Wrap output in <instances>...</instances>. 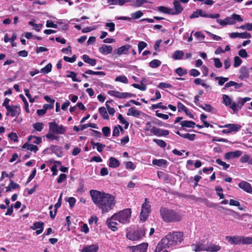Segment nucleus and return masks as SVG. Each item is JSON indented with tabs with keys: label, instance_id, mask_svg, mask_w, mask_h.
<instances>
[{
	"label": "nucleus",
	"instance_id": "f257e3e1",
	"mask_svg": "<svg viewBox=\"0 0 252 252\" xmlns=\"http://www.w3.org/2000/svg\"><path fill=\"white\" fill-rule=\"evenodd\" d=\"M90 193L93 202L102 214L108 213L115 205V197L111 194L96 190H91Z\"/></svg>",
	"mask_w": 252,
	"mask_h": 252
},
{
	"label": "nucleus",
	"instance_id": "f03ea898",
	"mask_svg": "<svg viewBox=\"0 0 252 252\" xmlns=\"http://www.w3.org/2000/svg\"><path fill=\"white\" fill-rule=\"evenodd\" d=\"M183 239L184 235L182 232L168 234L158 242L154 252H168L167 248L179 246Z\"/></svg>",
	"mask_w": 252,
	"mask_h": 252
},
{
	"label": "nucleus",
	"instance_id": "7ed1b4c3",
	"mask_svg": "<svg viewBox=\"0 0 252 252\" xmlns=\"http://www.w3.org/2000/svg\"><path fill=\"white\" fill-rule=\"evenodd\" d=\"M160 214L163 220L166 222L179 221L182 218L178 212L164 207L160 209Z\"/></svg>",
	"mask_w": 252,
	"mask_h": 252
},
{
	"label": "nucleus",
	"instance_id": "20e7f679",
	"mask_svg": "<svg viewBox=\"0 0 252 252\" xmlns=\"http://www.w3.org/2000/svg\"><path fill=\"white\" fill-rule=\"evenodd\" d=\"M131 211L130 209H126L112 216V219L119 223L126 224L129 222Z\"/></svg>",
	"mask_w": 252,
	"mask_h": 252
},
{
	"label": "nucleus",
	"instance_id": "39448f33",
	"mask_svg": "<svg viewBox=\"0 0 252 252\" xmlns=\"http://www.w3.org/2000/svg\"><path fill=\"white\" fill-rule=\"evenodd\" d=\"M151 212V205L148 199H145L144 203L142 204L141 207V211L140 213V218L142 221H145L149 217Z\"/></svg>",
	"mask_w": 252,
	"mask_h": 252
},
{
	"label": "nucleus",
	"instance_id": "423d86ee",
	"mask_svg": "<svg viewBox=\"0 0 252 252\" xmlns=\"http://www.w3.org/2000/svg\"><path fill=\"white\" fill-rule=\"evenodd\" d=\"M50 131L58 134H63L66 131V127L62 125H59L55 122L49 123Z\"/></svg>",
	"mask_w": 252,
	"mask_h": 252
},
{
	"label": "nucleus",
	"instance_id": "0eeeda50",
	"mask_svg": "<svg viewBox=\"0 0 252 252\" xmlns=\"http://www.w3.org/2000/svg\"><path fill=\"white\" fill-rule=\"evenodd\" d=\"M145 231L144 228H139L136 230L129 231L126 235L127 238L132 241H137L144 236Z\"/></svg>",
	"mask_w": 252,
	"mask_h": 252
},
{
	"label": "nucleus",
	"instance_id": "6e6552de",
	"mask_svg": "<svg viewBox=\"0 0 252 252\" xmlns=\"http://www.w3.org/2000/svg\"><path fill=\"white\" fill-rule=\"evenodd\" d=\"M222 103L226 106L231 108L234 113L238 110L237 105L235 102H233L229 96L227 94L222 95Z\"/></svg>",
	"mask_w": 252,
	"mask_h": 252
},
{
	"label": "nucleus",
	"instance_id": "1a4fd4ad",
	"mask_svg": "<svg viewBox=\"0 0 252 252\" xmlns=\"http://www.w3.org/2000/svg\"><path fill=\"white\" fill-rule=\"evenodd\" d=\"M221 127L225 128L222 131L223 133H229L232 132L238 131L241 128V126L238 124H229L222 126Z\"/></svg>",
	"mask_w": 252,
	"mask_h": 252
},
{
	"label": "nucleus",
	"instance_id": "9d476101",
	"mask_svg": "<svg viewBox=\"0 0 252 252\" xmlns=\"http://www.w3.org/2000/svg\"><path fill=\"white\" fill-rule=\"evenodd\" d=\"M108 94L114 97L119 98H125L134 96V94L128 93H122L115 90H109L107 92Z\"/></svg>",
	"mask_w": 252,
	"mask_h": 252
},
{
	"label": "nucleus",
	"instance_id": "9b49d317",
	"mask_svg": "<svg viewBox=\"0 0 252 252\" xmlns=\"http://www.w3.org/2000/svg\"><path fill=\"white\" fill-rule=\"evenodd\" d=\"M7 116H10L12 117H17L21 113V108L19 105H11L10 107L6 109Z\"/></svg>",
	"mask_w": 252,
	"mask_h": 252
},
{
	"label": "nucleus",
	"instance_id": "f8f14e48",
	"mask_svg": "<svg viewBox=\"0 0 252 252\" xmlns=\"http://www.w3.org/2000/svg\"><path fill=\"white\" fill-rule=\"evenodd\" d=\"M192 250L195 252L206 251L207 249V243L205 240H201L191 245Z\"/></svg>",
	"mask_w": 252,
	"mask_h": 252
},
{
	"label": "nucleus",
	"instance_id": "ddd939ff",
	"mask_svg": "<svg viewBox=\"0 0 252 252\" xmlns=\"http://www.w3.org/2000/svg\"><path fill=\"white\" fill-rule=\"evenodd\" d=\"M225 239L231 245L243 244V236H227L225 237Z\"/></svg>",
	"mask_w": 252,
	"mask_h": 252
},
{
	"label": "nucleus",
	"instance_id": "4468645a",
	"mask_svg": "<svg viewBox=\"0 0 252 252\" xmlns=\"http://www.w3.org/2000/svg\"><path fill=\"white\" fill-rule=\"evenodd\" d=\"M151 132L154 135L158 137L167 136L169 132L168 130L160 129L156 126H153L151 129Z\"/></svg>",
	"mask_w": 252,
	"mask_h": 252
},
{
	"label": "nucleus",
	"instance_id": "2eb2a0df",
	"mask_svg": "<svg viewBox=\"0 0 252 252\" xmlns=\"http://www.w3.org/2000/svg\"><path fill=\"white\" fill-rule=\"evenodd\" d=\"M148 245L147 243H143L136 246H132L130 249L132 252H146Z\"/></svg>",
	"mask_w": 252,
	"mask_h": 252
},
{
	"label": "nucleus",
	"instance_id": "dca6fc26",
	"mask_svg": "<svg viewBox=\"0 0 252 252\" xmlns=\"http://www.w3.org/2000/svg\"><path fill=\"white\" fill-rule=\"evenodd\" d=\"M30 228L32 230H36V233L37 235L41 234L44 229V223L41 221H36L33 223L32 226H31Z\"/></svg>",
	"mask_w": 252,
	"mask_h": 252
},
{
	"label": "nucleus",
	"instance_id": "f3484780",
	"mask_svg": "<svg viewBox=\"0 0 252 252\" xmlns=\"http://www.w3.org/2000/svg\"><path fill=\"white\" fill-rule=\"evenodd\" d=\"M174 9H172L173 15H177L181 13L183 10V8L180 4L179 1L175 0L173 1Z\"/></svg>",
	"mask_w": 252,
	"mask_h": 252
},
{
	"label": "nucleus",
	"instance_id": "a211bd4d",
	"mask_svg": "<svg viewBox=\"0 0 252 252\" xmlns=\"http://www.w3.org/2000/svg\"><path fill=\"white\" fill-rule=\"evenodd\" d=\"M106 222L108 227L113 231L117 229L116 225H119L120 223L117 220H112V217L110 218L107 219Z\"/></svg>",
	"mask_w": 252,
	"mask_h": 252
},
{
	"label": "nucleus",
	"instance_id": "6ab92c4d",
	"mask_svg": "<svg viewBox=\"0 0 252 252\" xmlns=\"http://www.w3.org/2000/svg\"><path fill=\"white\" fill-rule=\"evenodd\" d=\"M217 22L220 25L225 26L227 25H233L235 23V21H233V19L231 17H227L224 19H217Z\"/></svg>",
	"mask_w": 252,
	"mask_h": 252
},
{
	"label": "nucleus",
	"instance_id": "aec40b11",
	"mask_svg": "<svg viewBox=\"0 0 252 252\" xmlns=\"http://www.w3.org/2000/svg\"><path fill=\"white\" fill-rule=\"evenodd\" d=\"M242 154V152L240 151H236L226 153L224 155V158L226 159H230L240 157Z\"/></svg>",
	"mask_w": 252,
	"mask_h": 252
},
{
	"label": "nucleus",
	"instance_id": "412c9836",
	"mask_svg": "<svg viewBox=\"0 0 252 252\" xmlns=\"http://www.w3.org/2000/svg\"><path fill=\"white\" fill-rule=\"evenodd\" d=\"M238 186L240 188L243 189L244 191L248 192H252V187L250 183L246 181H241L239 184Z\"/></svg>",
	"mask_w": 252,
	"mask_h": 252
},
{
	"label": "nucleus",
	"instance_id": "4be33fe9",
	"mask_svg": "<svg viewBox=\"0 0 252 252\" xmlns=\"http://www.w3.org/2000/svg\"><path fill=\"white\" fill-rule=\"evenodd\" d=\"M98 51L102 54L107 55L112 53L113 48L111 46L103 44L99 48Z\"/></svg>",
	"mask_w": 252,
	"mask_h": 252
},
{
	"label": "nucleus",
	"instance_id": "5701e85b",
	"mask_svg": "<svg viewBox=\"0 0 252 252\" xmlns=\"http://www.w3.org/2000/svg\"><path fill=\"white\" fill-rule=\"evenodd\" d=\"M98 250V246L96 244L85 246L81 252H97Z\"/></svg>",
	"mask_w": 252,
	"mask_h": 252
},
{
	"label": "nucleus",
	"instance_id": "b1692460",
	"mask_svg": "<svg viewBox=\"0 0 252 252\" xmlns=\"http://www.w3.org/2000/svg\"><path fill=\"white\" fill-rule=\"evenodd\" d=\"M220 250V247L218 245L213 243H207V249L206 251L210 252H216Z\"/></svg>",
	"mask_w": 252,
	"mask_h": 252
},
{
	"label": "nucleus",
	"instance_id": "393cba45",
	"mask_svg": "<svg viewBox=\"0 0 252 252\" xmlns=\"http://www.w3.org/2000/svg\"><path fill=\"white\" fill-rule=\"evenodd\" d=\"M141 113V111L137 110L135 107H131L128 109L127 115L128 116H132L136 118H139Z\"/></svg>",
	"mask_w": 252,
	"mask_h": 252
},
{
	"label": "nucleus",
	"instance_id": "a878e982",
	"mask_svg": "<svg viewBox=\"0 0 252 252\" xmlns=\"http://www.w3.org/2000/svg\"><path fill=\"white\" fill-rule=\"evenodd\" d=\"M131 47V46L128 44H126L122 46L117 49V54L118 55L122 54H126L127 51Z\"/></svg>",
	"mask_w": 252,
	"mask_h": 252
},
{
	"label": "nucleus",
	"instance_id": "bb28decb",
	"mask_svg": "<svg viewBox=\"0 0 252 252\" xmlns=\"http://www.w3.org/2000/svg\"><path fill=\"white\" fill-rule=\"evenodd\" d=\"M119 161L114 157H110L109 159L108 166L110 167L116 168L120 166Z\"/></svg>",
	"mask_w": 252,
	"mask_h": 252
},
{
	"label": "nucleus",
	"instance_id": "cd10ccee",
	"mask_svg": "<svg viewBox=\"0 0 252 252\" xmlns=\"http://www.w3.org/2000/svg\"><path fill=\"white\" fill-rule=\"evenodd\" d=\"M239 78L241 79H246L249 76V71L248 69L245 66H243L240 69Z\"/></svg>",
	"mask_w": 252,
	"mask_h": 252
},
{
	"label": "nucleus",
	"instance_id": "c85d7f7f",
	"mask_svg": "<svg viewBox=\"0 0 252 252\" xmlns=\"http://www.w3.org/2000/svg\"><path fill=\"white\" fill-rule=\"evenodd\" d=\"M22 149H26L27 150H30L31 151H33L34 152H36L38 148L37 146L34 145L32 144H29L28 143H26L24 144L22 147Z\"/></svg>",
	"mask_w": 252,
	"mask_h": 252
},
{
	"label": "nucleus",
	"instance_id": "c756f323",
	"mask_svg": "<svg viewBox=\"0 0 252 252\" xmlns=\"http://www.w3.org/2000/svg\"><path fill=\"white\" fill-rule=\"evenodd\" d=\"M82 59L84 62L89 63L92 66H94L96 63V61L95 59L90 58L87 55H83Z\"/></svg>",
	"mask_w": 252,
	"mask_h": 252
},
{
	"label": "nucleus",
	"instance_id": "7c9ffc66",
	"mask_svg": "<svg viewBox=\"0 0 252 252\" xmlns=\"http://www.w3.org/2000/svg\"><path fill=\"white\" fill-rule=\"evenodd\" d=\"M167 160L163 159H154L153 160V164L154 165L158 166H162V167H166L167 164Z\"/></svg>",
	"mask_w": 252,
	"mask_h": 252
},
{
	"label": "nucleus",
	"instance_id": "2f4dec72",
	"mask_svg": "<svg viewBox=\"0 0 252 252\" xmlns=\"http://www.w3.org/2000/svg\"><path fill=\"white\" fill-rule=\"evenodd\" d=\"M184 55V53L183 51L181 50H176L174 52L172 58L175 60H182L183 58Z\"/></svg>",
	"mask_w": 252,
	"mask_h": 252
},
{
	"label": "nucleus",
	"instance_id": "473e14b6",
	"mask_svg": "<svg viewBox=\"0 0 252 252\" xmlns=\"http://www.w3.org/2000/svg\"><path fill=\"white\" fill-rule=\"evenodd\" d=\"M158 9L159 11H160L162 13L170 14V15H173V13L172 12V8H167V7L163 6H160L158 7Z\"/></svg>",
	"mask_w": 252,
	"mask_h": 252
},
{
	"label": "nucleus",
	"instance_id": "72a5a7b5",
	"mask_svg": "<svg viewBox=\"0 0 252 252\" xmlns=\"http://www.w3.org/2000/svg\"><path fill=\"white\" fill-rule=\"evenodd\" d=\"M180 125L183 127L193 128L194 127L195 124L194 122L191 121H183L181 122Z\"/></svg>",
	"mask_w": 252,
	"mask_h": 252
},
{
	"label": "nucleus",
	"instance_id": "f704fd0d",
	"mask_svg": "<svg viewBox=\"0 0 252 252\" xmlns=\"http://www.w3.org/2000/svg\"><path fill=\"white\" fill-rule=\"evenodd\" d=\"M28 140L31 141L32 143L39 144L41 141V138L40 137H36L35 136L31 135L28 137Z\"/></svg>",
	"mask_w": 252,
	"mask_h": 252
},
{
	"label": "nucleus",
	"instance_id": "c9c22d12",
	"mask_svg": "<svg viewBox=\"0 0 252 252\" xmlns=\"http://www.w3.org/2000/svg\"><path fill=\"white\" fill-rule=\"evenodd\" d=\"M99 113L104 119H109L107 111L104 107H101L99 108Z\"/></svg>",
	"mask_w": 252,
	"mask_h": 252
},
{
	"label": "nucleus",
	"instance_id": "e433bc0d",
	"mask_svg": "<svg viewBox=\"0 0 252 252\" xmlns=\"http://www.w3.org/2000/svg\"><path fill=\"white\" fill-rule=\"evenodd\" d=\"M198 106L208 112H213L214 110V108L211 105L208 104H205L204 105L202 104L198 105Z\"/></svg>",
	"mask_w": 252,
	"mask_h": 252
},
{
	"label": "nucleus",
	"instance_id": "4c0bfd02",
	"mask_svg": "<svg viewBox=\"0 0 252 252\" xmlns=\"http://www.w3.org/2000/svg\"><path fill=\"white\" fill-rule=\"evenodd\" d=\"M181 137L184 138H187L190 141H193L195 139L196 135L194 134H190L189 133H183L182 135H181Z\"/></svg>",
	"mask_w": 252,
	"mask_h": 252
},
{
	"label": "nucleus",
	"instance_id": "58836bf2",
	"mask_svg": "<svg viewBox=\"0 0 252 252\" xmlns=\"http://www.w3.org/2000/svg\"><path fill=\"white\" fill-rule=\"evenodd\" d=\"M161 64V62L158 60H153L149 63V66L152 68H157L160 66Z\"/></svg>",
	"mask_w": 252,
	"mask_h": 252
},
{
	"label": "nucleus",
	"instance_id": "ea45409f",
	"mask_svg": "<svg viewBox=\"0 0 252 252\" xmlns=\"http://www.w3.org/2000/svg\"><path fill=\"white\" fill-rule=\"evenodd\" d=\"M115 80L116 82H120L125 84L128 83V79L124 75H120L117 76L115 78Z\"/></svg>",
	"mask_w": 252,
	"mask_h": 252
},
{
	"label": "nucleus",
	"instance_id": "a19ab883",
	"mask_svg": "<svg viewBox=\"0 0 252 252\" xmlns=\"http://www.w3.org/2000/svg\"><path fill=\"white\" fill-rule=\"evenodd\" d=\"M216 80H218V84L220 86H222L228 80V78L220 77H215Z\"/></svg>",
	"mask_w": 252,
	"mask_h": 252
},
{
	"label": "nucleus",
	"instance_id": "79ce46f5",
	"mask_svg": "<svg viewBox=\"0 0 252 252\" xmlns=\"http://www.w3.org/2000/svg\"><path fill=\"white\" fill-rule=\"evenodd\" d=\"M143 15V13L140 10H138L135 12L132 13L130 14V16H131V18H132L133 20L137 19L141 17Z\"/></svg>",
	"mask_w": 252,
	"mask_h": 252
},
{
	"label": "nucleus",
	"instance_id": "37998d69",
	"mask_svg": "<svg viewBox=\"0 0 252 252\" xmlns=\"http://www.w3.org/2000/svg\"><path fill=\"white\" fill-rule=\"evenodd\" d=\"M85 73L90 75H97L100 76H104L105 73L103 71H94L91 70H87L85 71Z\"/></svg>",
	"mask_w": 252,
	"mask_h": 252
},
{
	"label": "nucleus",
	"instance_id": "c03bdc74",
	"mask_svg": "<svg viewBox=\"0 0 252 252\" xmlns=\"http://www.w3.org/2000/svg\"><path fill=\"white\" fill-rule=\"evenodd\" d=\"M52 65L51 63L47 64L44 67L41 69V72L44 74H47L52 70Z\"/></svg>",
	"mask_w": 252,
	"mask_h": 252
},
{
	"label": "nucleus",
	"instance_id": "a18cd8bd",
	"mask_svg": "<svg viewBox=\"0 0 252 252\" xmlns=\"http://www.w3.org/2000/svg\"><path fill=\"white\" fill-rule=\"evenodd\" d=\"M33 128L37 131H41L43 128L44 125L42 123H35L32 125Z\"/></svg>",
	"mask_w": 252,
	"mask_h": 252
},
{
	"label": "nucleus",
	"instance_id": "49530a36",
	"mask_svg": "<svg viewBox=\"0 0 252 252\" xmlns=\"http://www.w3.org/2000/svg\"><path fill=\"white\" fill-rule=\"evenodd\" d=\"M67 77L71 78L74 82H80V80L76 78V74L73 71H68V74L66 75Z\"/></svg>",
	"mask_w": 252,
	"mask_h": 252
},
{
	"label": "nucleus",
	"instance_id": "de8ad7c7",
	"mask_svg": "<svg viewBox=\"0 0 252 252\" xmlns=\"http://www.w3.org/2000/svg\"><path fill=\"white\" fill-rule=\"evenodd\" d=\"M146 0H135L133 1L132 5L136 7H139L146 3Z\"/></svg>",
	"mask_w": 252,
	"mask_h": 252
},
{
	"label": "nucleus",
	"instance_id": "09e8293b",
	"mask_svg": "<svg viewBox=\"0 0 252 252\" xmlns=\"http://www.w3.org/2000/svg\"><path fill=\"white\" fill-rule=\"evenodd\" d=\"M175 72L180 76H182L187 73V71L182 67H178L175 70Z\"/></svg>",
	"mask_w": 252,
	"mask_h": 252
},
{
	"label": "nucleus",
	"instance_id": "8fccbe9b",
	"mask_svg": "<svg viewBox=\"0 0 252 252\" xmlns=\"http://www.w3.org/2000/svg\"><path fill=\"white\" fill-rule=\"evenodd\" d=\"M153 141L161 148H164L166 146V143L162 140L154 139Z\"/></svg>",
	"mask_w": 252,
	"mask_h": 252
},
{
	"label": "nucleus",
	"instance_id": "3c124183",
	"mask_svg": "<svg viewBox=\"0 0 252 252\" xmlns=\"http://www.w3.org/2000/svg\"><path fill=\"white\" fill-rule=\"evenodd\" d=\"M118 118L122 124L125 125V128H127L128 126L129 123L125 120L123 116L120 114L119 115Z\"/></svg>",
	"mask_w": 252,
	"mask_h": 252
},
{
	"label": "nucleus",
	"instance_id": "603ef678",
	"mask_svg": "<svg viewBox=\"0 0 252 252\" xmlns=\"http://www.w3.org/2000/svg\"><path fill=\"white\" fill-rule=\"evenodd\" d=\"M243 245L252 244V237L243 236Z\"/></svg>",
	"mask_w": 252,
	"mask_h": 252
},
{
	"label": "nucleus",
	"instance_id": "864d4df0",
	"mask_svg": "<svg viewBox=\"0 0 252 252\" xmlns=\"http://www.w3.org/2000/svg\"><path fill=\"white\" fill-rule=\"evenodd\" d=\"M158 108H160L162 109H166L167 107L162 105L161 102L158 103L156 104H152L151 106V109L154 110Z\"/></svg>",
	"mask_w": 252,
	"mask_h": 252
},
{
	"label": "nucleus",
	"instance_id": "5fc2aeb1",
	"mask_svg": "<svg viewBox=\"0 0 252 252\" xmlns=\"http://www.w3.org/2000/svg\"><path fill=\"white\" fill-rule=\"evenodd\" d=\"M105 27L108 28L110 32H113L115 31V25L113 23H106L105 25Z\"/></svg>",
	"mask_w": 252,
	"mask_h": 252
},
{
	"label": "nucleus",
	"instance_id": "6e6d98bb",
	"mask_svg": "<svg viewBox=\"0 0 252 252\" xmlns=\"http://www.w3.org/2000/svg\"><path fill=\"white\" fill-rule=\"evenodd\" d=\"M147 44L144 41H140L138 44V48L139 53L141 52L147 47Z\"/></svg>",
	"mask_w": 252,
	"mask_h": 252
},
{
	"label": "nucleus",
	"instance_id": "4d7b16f0",
	"mask_svg": "<svg viewBox=\"0 0 252 252\" xmlns=\"http://www.w3.org/2000/svg\"><path fill=\"white\" fill-rule=\"evenodd\" d=\"M216 162L220 165L223 166V169H226L229 167V164H227L226 162L222 161L221 159L218 158L216 159Z\"/></svg>",
	"mask_w": 252,
	"mask_h": 252
},
{
	"label": "nucleus",
	"instance_id": "13d9d810",
	"mask_svg": "<svg viewBox=\"0 0 252 252\" xmlns=\"http://www.w3.org/2000/svg\"><path fill=\"white\" fill-rule=\"evenodd\" d=\"M234 66L235 67H237L241 65L242 63V60L239 57L236 56L234 57Z\"/></svg>",
	"mask_w": 252,
	"mask_h": 252
},
{
	"label": "nucleus",
	"instance_id": "bf43d9fd",
	"mask_svg": "<svg viewBox=\"0 0 252 252\" xmlns=\"http://www.w3.org/2000/svg\"><path fill=\"white\" fill-rule=\"evenodd\" d=\"M63 60L69 63H74L76 60V56L75 55H73L71 58L67 56H64Z\"/></svg>",
	"mask_w": 252,
	"mask_h": 252
},
{
	"label": "nucleus",
	"instance_id": "052dcab7",
	"mask_svg": "<svg viewBox=\"0 0 252 252\" xmlns=\"http://www.w3.org/2000/svg\"><path fill=\"white\" fill-rule=\"evenodd\" d=\"M194 36L199 41L204 39L205 36L200 32H197L194 33Z\"/></svg>",
	"mask_w": 252,
	"mask_h": 252
},
{
	"label": "nucleus",
	"instance_id": "680f3d73",
	"mask_svg": "<svg viewBox=\"0 0 252 252\" xmlns=\"http://www.w3.org/2000/svg\"><path fill=\"white\" fill-rule=\"evenodd\" d=\"M214 65L216 68H220L222 64L219 58L214 59Z\"/></svg>",
	"mask_w": 252,
	"mask_h": 252
},
{
	"label": "nucleus",
	"instance_id": "e2e57ef3",
	"mask_svg": "<svg viewBox=\"0 0 252 252\" xmlns=\"http://www.w3.org/2000/svg\"><path fill=\"white\" fill-rule=\"evenodd\" d=\"M171 87L170 84L163 82L160 83L158 85V87L160 89L170 88Z\"/></svg>",
	"mask_w": 252,
	"mask_h": 252
},
{
	"label": "nucleus",
	"instance_id": "0e129e2a",
	"mask_svg": "<svg viewBox=\"0 0 252 252\" xmlns=\"http://www.w3.org/2000/svg\"><path fill=\"white\" fill-rule=\"evenodd\" d=\"M189 75L193 77H197L200 75V72L195 69H191L189 71Z\"/></svg>",
	"mask_w": 252,
	"mask_h": 252
},
{
	"label": "nucleus",
	"instance_id": "69168bd1",
	"mask_svg": "<svg viewBox=\"0 0 252 252\" xmlns=\"http://www.w3.org/2000/svg\"><path fill=\"white\" fill-rule=\"evenodd\" d=\"M9 138L14 142L18 141V136L16 133L11 132L8 135Z\"/></svg>",
	"mask_w": 252,
	"mask_h": 252
},
{
	"label": "nucleus",
	"instance_id": "338daca9",
	"mask_svg": "<svg viewBox=\"0 0 252 252\" xmlns=\"http://www.w3.org/2000/svg\"><path fill=\"white\" fill-rule=\"evenodd\" d=\"M126 167L127 169L133 170L135 168V165L131 161H128L126 163Z\"/></svg>",
	"mask_w": 252,
	"mask_h": 252
},
{
	"label": "nucleus",
	"instance_id": "774afa93",
	"mask_svg": "<svg viewBox=\"0 0 252 252\" xmlns=\"http://www.w3.org/2000/svg\"><path fill=\"white\" fill-rule=\"evenodd\" d=\"M251 37V34L246 32H244L240 33L239 38H250Z\"/></svg>",
	"mask_w": 252,
	"mask_h": 252
}]
</instances>
